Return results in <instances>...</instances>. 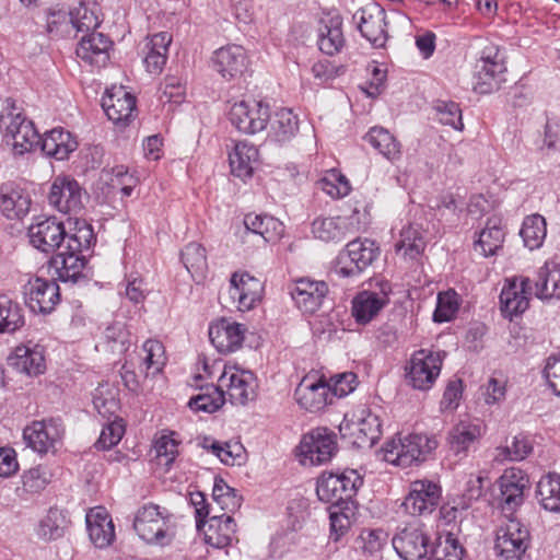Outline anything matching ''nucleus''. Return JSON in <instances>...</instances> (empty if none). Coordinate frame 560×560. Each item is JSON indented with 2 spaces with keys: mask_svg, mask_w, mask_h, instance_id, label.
Instances as JSON below:
<instances>
[{
  "mask_svg": "<svg viewBox=\"0 0 560 560\" xmlns=\"http://www.w3.org/2000/svg\"><path fill=\"white\" fill-rule=\"evenodd\" d=\"M316 494L320 501L330 503L335 508L343 505L339 471H324L317 479Z\"/></svg>",
  "mask_w": 560,
  "mask_h": 560,
  "instance_id": "obj_51",
  "label": "nucleus"
},
{
  "mask_svg": "<svg viewBox=\"0 0 560 560\" xmlns=\"http://www.w3.org/2000/svg\"><path fill=\"white\" fill-rule=\"evenodd\" d=\"M380 256V247L369 238L349 242L338 254L336 272L345 278L357 277L371 266Z\"/></svg>",
  "mask_w": 560,
  "mask_h": 560,
  "instance_id": "obj_5",
  "label": "nucleus"
},
{
  "mask_svg": "<svg viewBox=\"0 0 560 560\" xmlns=\"http://www.w3.org/2000/svg\"><path fill=\"white\" fill-rule=\"evenodd\" d=\"M481 438L480 425L470 420H462L447 433L450 451L457 457L464 458L468 455Z\"/></svg>",
  "mask_w": 560,
  "mask_h": 560,
  "instance_id": "obj_29",
  "label": "nucleus"
},
{
  "mask_svg": "<svg viewBox=\"0 0 560 560\" xmlns=\"http://www.w3.org/2000/svg\"><path fill=\"white\" fill-rule=\"evenodd\" d=\"M0 131L15 155L31 152L39 144L40 137L33 121L21 114L10 97L0 104Z\"/></svg>",
  "mask_w": 560,
  "mask_h": 560,
  "instance_id": "obj_2",
  "label": "nucleus"
},
{
  "mask_svg": "<svg viewBox=\"0 0 560 560\" xmlns=\"http://www.w3.org/2000/svg\"><path fill=\"white\" fill-rule=\"evenodd\" d=\"M38 145L47 156L63 161L77 150L78 141L71 132L63 128H54L45 132L43 138H39Z\"/></svg>",
  "mask_w": 560,
  "mask_h": 560,
  "instance_id": "obj_33",
  "label": "nucleus"
},
{
  "mask_svg": "<svg viewBox=\"0 0 560 560\" xmlns=\"http://www.w3.org/2000/svg\"><path fill=\"white\" fill-rule=\"evenodd\" d=\"M349 505H330L329 520H330V538L338 541L350 528L351 520Z\"/></svg>",
  "mask_w": 560,
  "mask_h": 560,
  "instance_id": "obj_60",
  "label": "nucleus"
},
{
  "mask_svg": "<svg viewBox=\"0 0 560 560\" xmlns=\"http://www.w3.org/2000/svg\"><path fill=\"white\" fill-rule=\"evenodd\" d=\"M214 70L225 80H233L244 74L248 60L245 49L230 44L217 49L211 58Z\"/></svg>",
  "mask_w": 560,
  "mask_h": 560,
  "instance_id": "obj_24",
  "label": "nucleus"
},
{
  "mask_svg": "<svg viewBox=\"0 0 560 560\" xmlns=\"http://www.w3.org/2000/svg\"><path fill=\"white\" fill-rule=\"evenodd\" d=\"M16 371L27 375H38L45 371L44 349L38 345H21L8 359Z\"/></svg>",
  "mask_w": 560,
  "mask_h": 560,
  "instance_id": "obj_34",
  "label": "nucleus"
},
{
  "mask_svg": "<svg viewBox=\"0 0 560 560\" xmlns=\"http://www.w3.org/2000/svg\"><path fill=\"white\" fill-rule=\"evenodd\" d=\"M258 149L248 142L241 141L229 154L231 173L245 180L253 176L254 170L258 165Z\"/></svg>",
  "mask_w": 560,
  "mask_h": 560,
  "instance_id": "obj_37",
  "label": "nucleus"
},
{
  "mask_svg": "<svg viewBox=\"0 0 560 560\" xmlns=\"http://www.w3.org/2000/svg\"><path fill=\"white\" fill-rule=\"evenodd\" d=\"M200 532H203L205 541L214 548H225L237 541L236 523L228 513L210 516Z\"/></svg>",
  "mask_w": 560,
  "mask_h": 560,
  "instance_id": "obj_28",
  "label": "nucleus"
},
{
  "mask_svg": "<svg viewBox=\"0 0 560 560\" xmlns=\"http://www.w3.org/2000/svg\"><path fill=\"white\" fill-rule=\"evenodd\" d=\"M294 397L301 408L317 412L331 402L330 385L320 377L307 375L299 383Z\"/></svg>",
  "mask_w": 560,
  "mask_h": 560,
  "instance_id": "obj_22",
  "label": "nucleus"
},
{
  "mask_svg": "<svg viewBox=\"0 0 560 560\" xmlns=\"http://www.w3.org/2000/svg\"><path fill=\"white\" fill-rule=\"evenodd\" d=\"M269 137L277 142L291 140L299 130L298 116L288 108L278 109L273 116L270 115Z\"/></svg>",
  "mask_w": 560,
  "mask_h": 560,
  "instance_id": "obj_45",
  "label": "nucleus"
},
{
  "mask_svg": "<svg viewBox=\"0 0 560 560\" xmlns=\"http://www.w3.org/2000/svg\"><path fill=\"white\" fill-rule=\"evenodd\" d=\"M439 120L443 125H448L455 130H463L464 124L462 120V110L459 105L455 102H441L436 106Z\"/></svg>",
  "mask_w": 560,
  "mask_h": 560,
  "instance_id": "obj_64",
  "label": "nucleus"
},
{
  "mask_svg": "<svg viewBox=\"0 0 560 560\" xmlns=\"http://www.w3.org/2000/svg\"><path fill=\"white\" fill-rule=\"evenodd\" d=\"M499 487L502 513L506 518H514L513 514L524 502L528 478L521 469L511 468L499 478Z\"/></svg>",
  "mask_w": 560,
  "mask_h": 560,
  "instance_id": "obj_19",
  "label": "nucleus"
},
{
  "mask_svg": "<svg viewBox=\"0 0 560 560\" xmlns=\"http://www.w3.org/2000/svg\"><path fill=\"white\" fill-rule=\"evenodd\" d=\"M244 234L260 238L264 243L276 241L283 232L282 223L267 214L248 213L244 218Z\"/></svg>",
  "mask_w": 560,
  "mask_h": 560,
  "instance_id": "obj_38",
  "label": "nucleus"
},
{
  "mask_svg": "<svg viewBox=\"0 0 560 560\" xmlns=\"http://www.w3.org/2000/svg\"><path fill=\"white\" fill-rule=\"evenodd\" d=\"M497 458L502 456L503 459L522 460L533 451L532 444L524 436H514L512 445L497 448Z\"/></svg>",
  "mask_w": 560,
  "mask_h": 560,
  "instance_id": "obj_62",
  "label": "nucleus"
},
{
  "mask_svg": "<svg viewBox=\"0 0 560 560\" xmlns=\"http://www.w3.org/2000/svg\"><path fill=\"white\" fill-rule=\"evenodd\" d=\"M361 35L375 48H383L387 42V21L385 10L372 3L359 9L352 16Z\"/></svg>",
  "mask_w": 560,
  "mask_h": 560,
  "instance_id": "obj_16",
  "label": "nucleus"
},
{
  "mask_svg": "<svg viewBox=\"0 0 560 560\" xmlns=\"http://www.w3.org/2000/svg\"><path fill=\"white\" fill-rule=\"evenodd\" d=\"M65 433L61 419L33 421L23 431V438L28 447L38 454L56 452Z\"/></svg>",
  "mask_w": 560,
  "mask_h": 560,
  "instance_id": "obj_13",
  "label": "nucleus"
},
{
  "mask_svg": "<svg viewBox=\"0 0 560 560\" xmlns=\"http://www.w3.org/2000/svg\"><path fill=\"white\" fill-rule=\"evenodd\" d=\"M438 445L434 435L413 433L398 441L387 442L383 447L384 458L392 464L409 467L424 462Z\"/></svg>",
  "mask_w": 560,
  "mask_h": 560,
  "instance_id": "obj_4",
  "label": "nucleus"
},
{
  "mask_svg": "<svg viewBox=\"0 0 560 560\" xmlns=\"http://www.w3.org/2000/svg\"><path fill=\"white\" fill-rule=\"evenodd\" d=\"M351 232L350 223L343 217L317 218L312 223L315 238L326 243H339Z\"/></svg>",
  "mask_w": 560,
  "mask_h": 560,
  "instance_id": "obj_41",
  "label": "nucleus"
},
{
  "mask_svg": "<svg viewBox=\"0 0 560 560\" xmlns=\"http://www.w3.org/2000/svg\"><path fill=\"white\" fill-rule=\"evenodd\" d=\"M24 324L23 307L7 295H0V334H14Z\"/></svg>",
  "mask_w": 560,
  "mask_h": 560,
  "instance_id": "obj_46",
  "label": "nucleus"
},
{
  "mask_svg": "<svg viewBox=\"0 0 560 560\" xmlns=\"http://www.w3.org/2000/svg\"><path fill=\"white\" fill-rule=\"evenodd\" d=\"M93 237V230L90 225L83 223L75 228L73 235L68 238L66 247L58 250L50 259V267L56 270L58 280L77 283L86 279L83 271L88 261L81 253L83 249L90 248Z\"/></svg>",
  "mask_w": 560,
  "mask_h": 560,
  "instance_id": "obj_1",
  "label": "nucleus"
},
{
  "mask_svg": "<svg viewBox=\"0 0 560 560\" xmlns=\"http://www.w3.org/2000/svg\"><path fill=\"white\" fill-rule=\"evenodd\" d=\"M180 260L194 279H202L208 268L205 247L196 242L187 244L180 252Z\"/></svg>",
  "mask_w": 560,
  "mask_h": 560,
  "instance_id": "obj_50",
  "label": "nucleus"
},
{
  "mask_svg": "<svg viewBox=\"0 0 560 560\" xmlns=\"http://www.w3.org/2000/svg\"><path fill=\"white\" fill-rule=\"evenodd\" d=\"M125 433V424L121 418L115 417L114 420L104 425L98 440L94 446L97 450H108L119 443Z\"/></svg>",
  "mask_w": 560,
  "mask_h": 560,
  "instance_id": "obj_59",
  "label": "nucleus"
},
{
  "mask_svg": "<svg viewBox=\"0 0 560 560\" xmlns=\"http://www.w3.org/2000/svg\"><path fill=\"white\" fill-rule=\"evenodd\" d=\"M96 3L81 1L77 8L69 12L70 22L78 32H91L97 28L101 21L97 15Z\"/></svg>",
  "mask_w": 560,
  "mask_h": 560,
  "instance_id": "obj_52",
  "label": "nucleus"
},
{
  "mask_svg": "<svg viewBox=\"0 0 560 560\" xmlns=\"http://www.w3.org/2000/svg\"><path fill=\"white\" fill-rule=\"evenodd\" d=\"M363 139L389 162L395 163L401 159V143L389 130L375 126L370 128Z\"/></svg>",
  "mask_w": 560,
  "mask_h": 560,
  "instance_id": "obj_39",
  "label": "nucleus"
},
{
  "mask_svg": "<svg viewBox=\"0 0 560 560\" xmlns=\"http://www.w3.org/2000/svg\"><path fill=\"white\" fill-rule=\"evenodd\" d=\"M133 528L139 537L148 544L167 545L171 538L167 535L166 517L154 504H148L138 510Z\"/></svg>",
  "mask_w": 560,
  "mask_h": 560,
  "instance_id": "obj_15",
  "label": "nucleus"
},
{
  "mask_svg": "<svg viewBox=\"0 0 560 560\" xmlns=\"http://www.w3.org/2000/svg\"><path fill=\"white\" fill-rule=\"evenodd\" d=\"M49 481L50 474L45 467H33L22 475V487L18 490L30 494L38 493L46 488Z\"/></svg>",
  "mask_w": 560,
  "mask_h": 560,
  "instance_id": "obj_58",
  "label": "nucleus"
},
{
  "mask_svg": "<svg viewBox=\"0 0 560 560\" xmlns=\"http://www.w3.org/2000/svg\"><path fill=\"white\" fill-rule=\"evenodd\" d=\"M392 544L397 555L404 560H422L432 548L428 529L419 521L399 530L393 537Z\"/></svg>",
  "mask_w": 560,
  "mask_h": 560,
  "instance_id": "obj_8",
  "label": "nucleus"
},
{
  "mask_svg": "<svg viewBox=\"0 0 560 560\" xmlns=\"http://www.w3.org/2000/svg\"><path fill=\"white\" fill-rule=\"evenodd\" d=\"M0 199L1 211L10 220L21 219L30 211V195L21 187L11 183L1 186Z\"/></svg>",
  "mask_w": 560,
  "mask_h": 560,
  "instance_id": "obj_36",
  "label": "nucleus"
},
{
  "mask_svg": "<svg viewBox=\"0 0 560 560\" xmlns=\"http://www.w3.org/2000/svg\"><path fill=\"white\" fill-rule=\"evenodd\" d=\"M246 328L243 324L221 318L209 327L211 343L221 353H230L238 350L244 341Z\"/></svg>",
  "mask_w": 560,
  "mask_h": 560,
  "instance_id": "obj_26",
  "label": "nucleus"
},
{
  "mask_svg": "<svg viewBox=\"0 0 560 560\" xmlns=\"http://www.w3.org/2000/svg\"><path fill=\"white\" fill-rule=\"evenodd\" d=\"M441 487L431 480H415L401 506L412 516H424L433 513L440 504Z\"/></svg>",
  "mask_w": 560,
  "mask_h": 560,
  "instance_id": "obj_14",
  "label": "nucleus"
},
{
  "mask_svg": "<svg viewBox=\"0 0 560 560\" xmlns=\"http://www.w3.org/2000/svg\"><path fill=\"white\" fill-rule=\"evenodd\" d=\"M27 235L31 244L38 250L51 254L66 247L70 233L62 221L56 217L36 218L28 226Z\"/></svg>",
  "mask_w": 560,
  "mask_h": 560,
  "instance_id": "obj_6",
  "label": "nucleus"
},
{
  "mask_svg": "<svg viewBox=\"0 0 560 560\" xmlns=\"http://www.w3.org/2000/svg\"><path fill=\"white\" fill-rule=\"evenodd\" d=\"M316 187L331 198L346 197L351 190L347 177L336 170L327 172L324 177L318 179Z\"/></svg>",
  "mask_w": 560,
  "mask_h": 560,
  "instance_id": "obj_55",
  "label": "nucleus"
},
{
  "mask_svg": "<svg viewBox=\"0 0 560 560\" xmlns=\"http://www.w3.org/2000/svg\"><path fill=\"white\" fill-rule=\"evenodd\" d=\"M262 283L247 272L233 273L230 281L229 294L242 311L252 310L260 301Z\"/></svg>",
  "mask_w": 560,
  "mask_h": 560,
  "instance_id": "obj_25",
  "label": "nucleus"
},
{
  "mask_svg": "<svg viewBox=\"0 0 560 560\" xmlns=\"http://www.w3.org/2000/svg\"><path fill=\"white\" fill-rule=\"evenodd\" d=\"M504 238L505 231L502 220L498 217H491L487 220L478 240L475 242V250L485 257L497 255L502 249Z\"/></svg>",
  "mask_w": 560,
  "mask_h": 560,
  "instance_id": "obj_40",
  "label": "nucleus"
},
{
  "mask_svg": "<svg viewBox=\"0 0 560 560\" xmlns=\"http://www.w3.org/2000/svg\"><path fill=\"white\" fill-rule=\"evenodd\" d=\"M112 45V40L106 35L92 32L81 38L75 52L83 61L100 68L108 61Z\"/></svg>",
  "mask_w": 560,
  "mask_h": 560,
  "instance_id": "obj_31",
  "label": "nucleus"
},
{
  "mask_svg": "<svg viewBox=\"0 0 560 560\" xmlns=\"http://www.w3.org/2000/svg\"><path fill=\"white\" fill-rule=\"evenodd\" d=\"M520 235L528 249L540 248L547 235L545 218L538 213L527 215L523 221Z\"/></svg>",
  "mask_w": 560,
  "mask_h": 560,
  "instance_id": "obj_48",
  "label": "nucleus"
},
{
  "mask_svg": "<svg viewBox=\"0 0 560 560\" xmlns=\"http://www.w3.org/2000/svg\"><path fill=\"white\" fill-rule=\"evenodd\" d=\"M219 386L232 405H245L255 398L257 383L253 372L225 365Z\"/></svg>",
  "mask_w": 560,
  "mask_h": 560,
  "instance_id": "obj_11",
  "label": "nucleus"
},
{
  "mask_svg": "<svg viewBox=\"0 0 560 560\" xmlns=\"http://www.w3.org/2000/svg\"><path fill=\"white\" fill-rule=\"evenodd\" d=\"M85 191L69 176H57L48 195L49 205L62 213L78 214L83 209Z\"/></svg>",
  "mask_w": 560,
  "mask_h": 560,
  "instance_id": "obj_17",
  "label": "nucleus"
},
{
  "mask_svg": "<svg viewBox=\"0 0 560 560\" xmlns=\"http://www.w3.org/2000/svg\"><path fill=\"white\" fill-rule=\"evenodd\" d=\"M90 539L96 548H106L115 539V526L103 506L91 509L85 516Z\"/></svg>",
  "mask_w": 560,
  "mask_h": 560,
  "instance_id": "obj_30",
  "label": "nucleus"
},
{
  "mask_svg": "<svg viewBox=\"0 0 560 560\" xmlns=\"http://www.w3.org/2000/svg\"><path fill=\"white\" fill-rule=\"evenodd\" d=\"M327 292L328 287L324 281L305 278L295 282L290 294L302 312L312 314L322 306Z\"/></svg>",
  "mask_w": 560,
  "mask_h": 560,
  "instance_id": "obj_27",
  "label": "nucleus"
},
{
  "mask_svg": "<svg viewBox=\"0 0 560 560\" xmlns=\"http://www.w3.org/2000/svg\"><path fill=\"white\" fill-rule=\"evenodd\" d=\"M430 555L434 560H463L464 548L452 533H446L432 546Z\"/></svg>",
  "mask_w": 560,
  "mask_h": 560,
  "instance_id": "obj_56",
  "label": "nucleus"
},
{
  "mask_svg": "<svg viewBox=\"0 0 560 560\" xmlns=\"http://www.w3.org/2000/svg\"><path fill=\"white\" fill-rule=\"evenodd\" d=\"M136 97L124 86H113L106 91L102 100V107L116 126L126 127L137 116Z\"/></svg>",
  "mask_w": 560,
  "mask_h": 560,
  "instance_id": "obj_20",
  "label": "nucleus"
},
{
  "mask_svg": "<svg viewBox=\"0 0 560 560\" xmlns=\"http://www.w3.org/2000/svg\"><path fill=\"white\" fill-rule=\"evenodd\" d=\"M505 54L493 44L487 43L480 50L474 75V91L478 94H490L498 91L505 82Z\"/></svg>",
  "mask_w": 560,
  "mask_h": 560,
  "instance_id": "obj_3",
  "label": "nucleus"
},
{
  "mask_svg": "<svg viewBox=\"0 0 560 560\" xmlns=\"http://www.w3.org/2000/svg\"><path fill=\"white\" fill-rule=\"evenodd\" d=\"M70 520L68 512L58 508H50L47 514L39 521L36 535L44 541L57 540L65 536Z\"/></svg>",
  "mask_w": 560,
  "mask_h": 560,
  "instance_id": "obj_43",
  "label": "nucleus"
},
{
  "mask_svg": "<svg viewBox=\"0 0 560 560\" xmlns=\"http://www.w3.org/2000/svg\"><path fill=\"white\" fill-rule=\"evenodd\" d=\"M299 447L303 464H325L337 452L336 434L327 428H316L303 436Z\"/></svg>",
  "mask_w": 560,
  "mask_h": 560,
  "instance_id": "obj_12",
  "label": "nucleus"
},
{
  "mask_svg": "<svg viewBox=\"0 0 560 560\" xmlns=\"http://www.w3.org/2000/svg\"><path fill=\"white\" fill-rule=\"evenodd\" d=\"M342 18L339 14L322 19L318 27V48L322 52L334 56L345 46Z\"/></svg>",
  "mask_w": 560,
  "mask_h": 560,
  "instance_id": "obj_35",
  "label": "nucleus"
},
{
  "mask_svg": "<svg viewBox=\"0 0 560 560\" xmlns=\"http://www.w3.org/2000/svg\"><path fill=\"white\" fill-rule=\"evenodd\" d=\"M349 429L354 438L353 443L359 447H373L382 435V423L377 415L370 408L361 407L354 413L351 422L345 420L340 431Z\"/></svg>",
  "mask_w": 560,
  "mask_h": 560,
  "instance_id": "obj_18",
  "label": "nucleus"
},
{
  "mask_svg": "<svg viewBox=\"0 0 560 560\" xmlns=\"http://www.w3.org/2000/svg\"><path fill=\"white\" fill-rule=\"evenodd\" d=\"M166 363L165 349L161 341L147 340L139 353V373L143 377L154 376L162 372Z\"/></svg>",
  "mask_w": 560,
  "mask_h": 560,
  "instance_id": "obj_42",
  "label": "nucleus"
},
{
  "mask_svg": "<svg viewBox=\"0 0 560 560\" xmlns=\"http://www.w3.org/2000/svg\"><path fill=\"white\" fill-rule=\"evenodd\" d=\"M390 291L389 284L381 288V293L362 291L352 302V314L359 324H366L372 320L378 312L388 303L387 293Z\"/></svg>",
  "mask_w": 560,
  "mask_h": 560,
  "instance_id": "obj_32",
  "label": "nucleus"
},
{
  "mask_svg": "<svg viewBox=\"0 0 560 560\" xmlns=\"http://www.w3.org/2000/svg\"><path fill=\"white\" fill-rule=\"evenodd\" d=\"M330 382V396L342 398L355 389L358 376L352 372H345L332 376Z\"/></svg>",
  "mask_w": 560,
  "mask_h": 560,
  "instance_id": "obj_63",
  "label": "nucleus"
},
{
  "mask_svg": "<svg viewBox=\"0 0 560 560\" xmlns=\"http://www.w3.org/2000/svg\"><path fill=\"white\" fill-rule=\"evenodd\" d=\"M536 495L545 510L560 512V475L544 476L537 483Z\"/></svg>",
  "mask_w": 560,
  "mask_h": 560,
  "instance_id": "obj_47",
  "label": "nucleus"
},
{
  "mask_svg": "<svg viewBox=\"0 0 560 560\" xmlns=\"http://www.w3.org/2000/svg\"><path fill=\"white\" fill-rule=\"evenodd\" d=\"M339 478L343 505H349L363 486V477L355 469L347 468L339 471Z\"/></svg>",
  "mask_w": 560,
  "mask_h": 560,
  "instance_id": "obj_61",
  "label": "nucleus"
},
{
  "mask_svg": "<svg viewBox=\"0 0 560 560\" xmlns=\"http://www.w3.org/2000/svg\"><path fill=\"white\" fill-rule=\"evenodd\" d=\"M441 369L442 358L439 352L420 349L411 355L406 378L412 388L429 390L439 377Z\"/></svg>",
  "mask_w": 560,
  "mask_h": 560,
  "instance_id": "obj_9",
  "label": "nucleus"
},
{
  "mask_svg": "<svg viewBox=\"0 0 560 560\" xmlns=\"http://www.w3.org/2000/svg\"><path fill=\"white\" fill-rule=\"evenodd\" d=\"M535 295L540 300L560 299V268L547 261L537 271Z\"/></svg>",
  "mask_w": 560,
  "mask_h": 560,
  "instance_id": "obj_44",
  "label": "nucleus"
},
{
  "mask_svg": "<svg viewBox=\"0 0 560 560\" xmlns=\"http://www.w3.org/2000/svg\"><path fill=\"white\" fill-rule=\"evenodd\" d=\"M225 401L224 390H221L220 386L208 387L205 393H200L191 397L188 401V406L194 411H202L212 413L219 410Z\"/></svg>",
  "mask_w": 560,
  "mask_h": 560,
  "instance_id": "obj_53",
  "label": "nucleus"
},
{
  "mask_svg": "<svg viewBox=\"0 0 560 560\" xmlns=\"http://www.w3.org/2000/svg\"><path fill=\"white\" fill-rule=\"evenodd\" d=\"M532 280L528 277H514L506 280L501 293L500 304L504 317L512 318L524 313L529 305Z\"/></svg>",
  "mask_w": 560,
  "mask_h": 560,
  "instance_id": "obj_21",
  "label": "nucleus"
},
{
  "mask_svg": "<svg viewBox=\"0 0 560 560\" xmlns=\"http://www.w3.org/2000/svg\"><path fill=\"white\" fill-rule=\"evenodd\" d=\"M529 544L528 528L516 518H508L497 532L494 553L499 560H521Z\"/></svg>",
  "mask_w": 560,
  "mask_h": 560,
  "instance_id": "obj_7",
  "label": "nucleus"
},
{
  "mask_svg": "<svg viewBox=\"0 0 560 560\" xmlns=\"http://www.w3.org/2000/svg\"><path fill=\"white\" fill-rule=\"evenodd\" d=\"M212 498L220 505L221 510L229 513H233L242 504V497L221 477L214 478Z\"/></svg>",
  "mask_w": 560,
  "mask_h": 560,
  "instance_id": "obj_54",
  "label": "nucleus"
},
{
  "mask_svg": "<svg viewBox=\"0 0 560 560\" xmlns=\"http://www.w3.org/2000/svg\"><path fill=\"white\" fill-rule=\"evenodd\" d=\"M459 307V296L454 290L440 292L438 294L436 307L433 313V320L445 323L452 320Z\"/></svg>",
  "mask_w": 560,
  "mask_h": 560,
  "instance_id": "obj_57",
  "label": "nucleus"
},
{
  "mask_svg": "<svg viewBox=\"0 0 560 560\" xmlns=\"http://www.w3.org/2000/svg\"><path fill=\"white\" fill-rule=\"evenodd\" d=\"M59 300V285L54 280L36 278L28 281L25 303L33 313L48 314L55 310Z\"/></svg>",
  "mask_w": 560,
  "mask_h": 560,
  "instance_id": "obj_23",
  "label": "nucleus"
},
{
  "mask_svg": "<svg viewBox=\"0 0 560 560\" xmlns=\"http://www.w3.org/2000/svg\"><path fill=\"white\" fill-rule=\"evenodd\" d=\"M398 253L409 259L419 257L425 248L423 233L418 225L409 224L400 232V238L395 245Z\"/></svg>",
  "mask_w": 560,
  "mask_h": 560,
  "instance_id": "obj_49",
  "label": "nucleus"
},
{
  "mask_svg": "<svg viewBox=\"0 0 560 560\" xmlns=\"http://www.w3.org/2000/svg\"><path fill=\"white\" fill-rule=\"evenodd\" d=\"M231 124L241 132L254 135L262 131L270 119L269 105L256 100L233 104L229 113Z\"/></svg>",
  "mask_w": 560,
  "mask_h": 560,
  "instance_id": "obj_10",
  "label": "nucleus"
}]
</instances>
